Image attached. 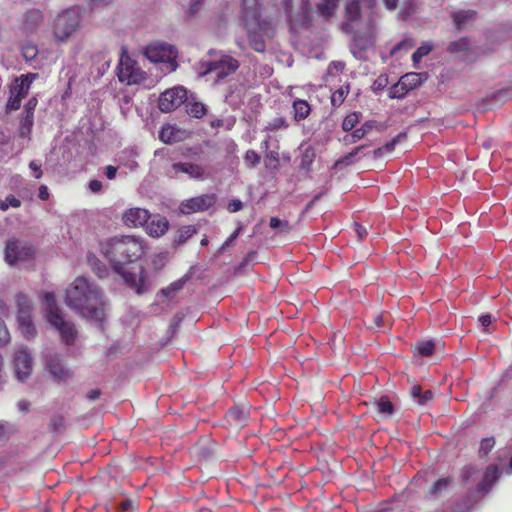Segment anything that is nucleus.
Wrapping results in <instances>:
<instances>
[{
  "label": "nucleus",
  "instance_id": "38",
  "mask_svg": "<svg viewBox=\"0 0 512 512\" xmlns=\"http://www.w3.org/2000/svg\"><path fill=\"white\" fill-rule=\"evenodd\" d=\"M360 120V114L357 112H353L348 114L343 122H342V129L346 132L351 131L355 128V126L359 123Z\"/></svg>",
  "mask_w": 512,
  "mask_h": 512
},
{
  "label": "nucleus",
  "instance_id": "16",
  "mask_svg": "<svg viewBox=\"0 0 512 512\" xmlns=\"http://www.w3.org/2000/svg\"><path fill=\"white\" fill-rule=\"evenodd\" d=\"M179 173H185L191 179H202L204 176V169L202 166L189 162L173 163L167 170L166 174L170 178H175Z\"/></svg>",
  "mask_w": 512,
  "mask_h": 512
},
{
  "label": "nucleus",
  "instance_id": "25",
  "mask_svg": "<svg viewBox=\"0 0 512 512\" xmlns=\"http://www.w3.org/2000/svg\"><path fill=\"white\" fill-rule=\"evenodd\" d=\"M292 108H293L294 120L297 122L306 119L311 112V107H310L309 103L302 99L294 100L293 104H292Z\"/></svg>",
  "mask_w": 512,
  "mask_h": 512
},
{
  "label": "nucleus",
  "instance_id": "5",
  "mask_svg": "<svg viewBox=\"0 0 512 512\" xmlns=\"http://www.w3.org/2000/svg\"><path fill=\"white\" fill-rule=\"evenodd\" d=\"M44 305L47 321L57 329L62 342L66 345L73 344L77 336V331L71 322L63 318L61 310L56 304V298L53 292L45 293Z\"/></svg>",
  "mask_w": 512,
  "mask_h": 512
},
{
  "label": "nucleus",
  "instance_id": "13",
  "mask_svg": "<svg viewBox=\"0 0 512 512\" xmlns=\"http://www.w3.org/2000/svg\"><path fill=\"white\" fill-rule=\"evenodd\" d=\"M216 202V197L213 194H205L197 197L190 198L180 205V211L183 214H192L200 211H205L212 207Z\"/></svg>",
  "mask_w": 512,
  "mask_h": 512
},
{
  "label": "nucleus",
  "instance_id": "10",
  "mask_svg": "<svg viewBox=\"0 0 512 512\" xmlns=\"http://www.w3.org/2000/svg\"><path fill=\"white\" fill-rule=\"evenodd\" d=\"M118 78L127 85L140 84L144 82L147 75L129 57L121 58L118 66Z\"/></svg>",
  "mask_w": 512,
  "mask_h": 512
},
{
  "label": "nucleus",
  "instance_id": "24",
  "mask_svg": "<svg viewBox=\"0 0 512 512\" xmlns=\"http://www.w3.org/2000/svg\"><path fill=\"white\" fill-rule=\"evenodd\" d=\"M338 7V0H322L317 5V13L324 20H330L336 12Z\"/></svg>",
  "mask_w": 512,
  "mask_h": 512
},
{
  "label": "nucleus",
  "instance_id": "8",
  "mask_svg": "<svg viewBox=\"0 0 512 512\" xmlns=\"http://www.w3.org/2000/svg\"><path fill=\"white\" fill-rule=\"evenodd\" d=\"M35 247L27 240L11 238L6 241L4 260L10 266L31 260L35 255Z\"/></svg>",
  "mask_w": 512,
  "mask_h": 512
},
{
  "label": "nucleus",
  "instance_id": "40",
  "mask_svg": "<svg viewBox=\"0 0 512 512\" xmlns=\"http://www.w3.org/2000/svg\"><path fill=\"white\" fill-rule=\"evenodd\" d=\"M495 446V439L493 437L484 438L480 442L479 447V457L484 458L486 457L494 448Z\"/></svg>",
  "mask_w": 512,
  "mask_h": 512
},
{
  "label": "nucleus",
  "instance_id": "44",
  "mask_svg": "<svg viewBox=\"0 0 512 512\" xmlns=\"http://www.w3.org/2000/svg\"><path fill=\"white\" fill-rule=\"evenodd\" d=\"M185 284V279H179L171 283L168 287L161 290V293L166 297L173 296L176 292L180 291Z\"/></svg>",
  "mask_w": 512,
  "mask_h": 512
},
{
  "label": "nucleus",
  "instance_id": "51",
  "mask_svg": "<svg viewBox=\"0 0 512 512\" xmlns=\"http://www.w3.org/2000/svg\"><path fill=\"white\" fill-rule=\"evenodd\" d=\"M408 91H409L408 88L405 86H402L399 81L397 84H395L390 89L389 97L390 98H402L407 94Z\"/></svg>",
  "mask_w": 512,
  "mask_h": 512
},
{
  "label": "nucleus",
  "instance_id": "6",
  "mask_svg": "<svg viewBox=\"0 0 512 512\" xmlns=\"http://www.w3.org/2000/svg\"><path fill=\"white\" fill-rule=\"evenodd\" d=\"M143 53L151 62L162 63L167 73L174 72L178 68V51L175 46L167 42L156 41L150 43L144 48Z\"/></svg>",
  "mask_w": 512,
  "mask_h": 512
},
{
  "label": "nucleus",
  "instance_id": "57",
  "mask_svg": "<svg viewBox=\"0 0 512 512\" xmlns=\"http://www.w3.org/2000/svg\"><path fill=\"white\" fill-rule=\"evenodd\" d=\"M37 104H38V100L36 97L30 98L24 106V114L34 116V111H35Z\"/></svg>",
  "mask_w": 512,
  "mask_h": 512
},
{
  "label": "nucleus",
  "instance_id": "11",
  "mask_svg": "<svg viewBox=\"0 0 512 512\" xmlns=\"http://www.w3.org/2000/svg\"><path fill=\"white\" fill-rule=\"evenodd\" d=\"M13 364L17 379L25 381L33 369V358L27 347H19L15 350Z\"/></svg>",
  "mask_w": 512,
  "mask_h": 512
},
{
  "label": "nucleus",
  "instance_id": "18",
  "mask_svg": "<svg viewBox=\"0 0 512 512\" xmlns=\"http://www.w3.org/2000/svg\"><path fill=\"white\" fill-rule=\"evenodd\" d=\"M509 456V452L506 450H499L497 452V463L489 465L483 475L482 480H498L501 476H506V464L505 461Z\"/></svg>",
  "mask_w": 512,
  "mask_h": 512
},
{
  "label": "nucleus",
  "instance_id": "12",
  "mask_svg": "<svg viewBox=\"0 0 512 512\" xmlns=\"http://www.w3.org/2000/svg\"><path fill=\"white\" fill-rule=\"evenodd\" d=\"M186 99V89L183 87H174L163 92L158 100L159 109L168 113L183 104Z\"/></svg>",
  "mask_w": 512,
  "mask_h": 512
},
{
  "label": "nucleus",
  "instance_id": "52",
  "mask_svg": "<svg viewBox=\"0 0 512 512\" xmlns=\"http://www.w3.org/2000/svg\"><path fill=\"white\" fill-rule=\"evenodd\" d=\"M264 162L266 167H276L279 163V154L277 151L265 152Z\"/></svg>",
  "mask_w": 512,
  "mask_h": 512
},
{
  "label": "nucleus",
  "instance_id": "34",
  "mask_svg": "<svg viewBox=\"0 0 512 512\" xmlns=\"http://www.w3.org/2000/svg\"><path fill=\"white\" fill-rule=\"evenodd\" d=\"M400 84L408 88L414 89L421 84L420 75L417 73H408L400 78Z\"/></svg>",
  "mask_w": 512,
  "mask_h": 512
},
{
  "label": "nucleus",
  "instance_id": "45",
  "mask_svg": "<svg viewBox=\"0 0 512 512\" xmlns=\"http://www.w3.org/2000/svg\"><path fill=\"white\" fill-rule=\"evenodd\" d=\"M349 92L348 86L347 87H341L340 89L336 90L331 95V103L333 106H340L343 101L345 100V97L347 96Z\"/></svg>",
  "mask_w": 512,
  "mask_h": 512
},
{
  "label": "nucleus",
  "instance_id": "2",
  "mask_svg": "<svg viewBox=\"0 0 512 512\" xmlns=\"http://www.w3.org/2000/svg\"><path fill=\"white\" fill-rule=\"evenodd\" d=\"M65 303L84 318L101 321L104 317L103 291L83 276L77 277L66 289Z\"/></svg>",
  "mask_w": 512,
  "mask_h": 512
},
{
  "label": "nucleus",
  "instance_id": "20",
  "mask_svg": "<svg viewBox=\"0 0 512 512\" xmlns=\"http://www.w3.org/2000/svg\"><path fill=\"white\" fill-rule=\"evenodd\" d=\"M150 217L151 216L146 209L131 208L124 212L122 221L128 227H140L145 225Z\"/></svg>",
  "mask_w": 512,
  "mask_h": 512
},
{
  "label": "nucleus",
  "instance_id": "55",
  "mask_svg": "<svg viewBox=\"0 0 512 512\" xmlns=\"http://www.w3.org/2000/svg\"><path fill=\"white\" fill-rule=\"evenodd\" d=\"M22 54L26 60H33L38 54L37 47L32 44L26 45L22 48Z\"/></svg>",
  "mask_w": 512,
  "mask_h": 512
},
{
  "label": "nucleus",
  "instance_id": "19",
  "mask_svg": "<svg viewBox=\"0 0 512 512\" xmlns=\"http://www.w3.org/2000/svg\"><path fill=\"white\" fill-rule=\"evenodd\" d=\"M509 456V452L506 450H499L497 452V463L489 465L483 475L482 480H498L501 476H506V464L505 461Z\"/></svg>",
  "mask_w": 512,
  "mask_h": 512
},
{
  "label": "nucleus",
  "instance_id": "49",
  "mask_svg": "<svg viewBox=\"0 0 512 512\" xmlns=\"http://www.w3.org/2000/svg\"><path fill=\"white\" fill-rule=\"evenodd\" d=\"M135 508V502L132 499H125L114 509H108V512H129Z\"/></svg>",
  "mask_w": 512,
  "mask_h": 512
},
{
  "label": "nucleus",
  "instance_id": "47",
  "mask_svg": "<svg viewBox=\"0 0 512 512\" xmlns=\"http://www.w3.org/2000/svg\"><path fill=\"white\" fill-rule=\"evenodd\" d=\"M203 0H190L188 7L185 10V18L190 20L198 13L201 8Z\"/></svg>",
  "mask_w": 512,
  "mask_h": 512
},
{
  "label": "nucleus",
  "instance_id": "23",
  "mask_svg": "<svg viewBox=\"0 0 512 512\" xmlns=\"http://www.w3.org/2000/svg\"><path fill=\"white\" fill-rule=\"evenodd\" d=\"M15 302L17 307V318L32 316L34 307L31 299L23 292H18L15 295Z\"/></svg>",
  "mask_w": 512,
  "mask_h": 512
},
{
  "label": "nucleus",
  "instance_id": "59",
  "mask_svg": "<svg viewBox=\"0 0 512 512\" xmlns=\"http://www.w3.org/2000/svg\"><path fill=\"white\" fill-rule=\"evenodd\" d=\"M240 229L241 228H238L228 237V239L220 247L221 251H225L232 244V242L238 237Z\"/></svg>",
  "mask_w": 512,
  "mask_h": 512
},
{
  "label": "nucleus",
  "instance_id": "37",
  "mask_svg": "<svg viewBox=\"0 0 512 512\" xmlns=\"http://www.w3.org/2000/svg\"><path fill=\"white\" fill-rule=\"evenodd\" d=\"M197 232L195 226L188 225L184 226L179 230V234L175 243L180 245L185 243L188 239H190Z\"/></svg>",
  "mask_w": 512,
  "mask_h": 512
},
{
  "label": "nucleus",
  "instance_id": "58",
  "mask_svg": "<svg viewBox=\"0 0 512 512\" xmlns=\"http://www.w3.org/2000/svg\"><path fill=\"white\" fill-rule=\"evenodd\" d=\"M29 168L34 172L35 178L39 179L42 176L41 164L38 161H31Z\"/></svg>",
  "mask_w": 512,
  "mask_h": 512
},
{
  "label": "nucleus",
  "instance_id": "56",
  "mask_svg": "<svg viewBox=\"0 0 512 512\" xmlns=\"http://www.w3.org/2000/svg\"><path fill=\"white\" fill-rule=\"evenodd\" d=\"M10 341V334L9 331L3 322V320L0 318V346L6 345Z\"/></svg>",
  "mask_w": 512,
  "mask_h": 512
},
{
  "label": "nucleus",
  "instance_id": "35",
  "mask_svg": "<svg viewBox=\"0 0 512 512\" xmlns=\"http://www.w3.org/2000/svg\"><path fill=\"white\" fill-rule=\"evenodd\" d=\"M288 127L289 123L285 117H276L267 123L265 131L285 130Z\"/></svg>",
  "mask_w": 512,
  "mask_h": 512
},
{
  "label": "nucleus",
  "instance_id": "9",
  "mask_svg": "<svg viewBox=\"0 0 512 512\" xmlns=\"http://www.w3.org/2000/svg\"><path fill=\"white\" fill-rule=\"evenodd\" d=\"M44 20V13L40 9H27L18 20L17 30L23 36L34 35L44 23Z\"/></svg>",
  "mask_w": 512,
  "mask_h": 512
},
{
  "label": "nucleus",
  "instance_id": "4",
  "mask_svg": "<svg viewBox=\"0 0 512 512\" xmlns=\"http://www.w3.org/2000/svg\"><path fill=\"white\" fill-rule=\"evenodd\" d=\"M260 15L258 0H242V20L247 30L249 43L256 52L265 51L263 32L265 31L266 23L261 22Z\"/></svg>",
  "mask_w": 512,
  "mask_h": 512
},
{
  "label": "nucleus",
  "instance_id": "14",
  "mask_svg": "<svg viewBox=\"0 0 512 512\" xmlns=\"http://www.w3.org/2000/svg\"><path fill=\"white\" fill-rule=\"evenodd\" d=\"M291 0H284V7L287 17L291 23L299 26H309L311 24L312 6L310 0H300L298 14L293 15L290 11Z\"/></svg>",
  "mask_w": 512,
  "mask_h": 512
},
{
  "label": "nucleus",
  "instance_id": "63",
  "mask_svg": "<svg viewBox=\"0 0 512 512\" xmlns=\"http://www.w3.org/2000/svg\"><path fill=\"white\" fill-rule=\"evenodd\" d=\"M117 170V167L112 165H108L104 168L105 175L109 180H113L116 177Z\"/></svg>",
  "mask_w": 512,
  "mask_h": 512
},
{
  "label": "nucleus",
  "instance_id": "3",
  "mask_svg": "<svg viewBox=\"0 0 512 512\" xmlns=\"http://www.w3.org/2000/svg\"><path fill=\"white\" fill-rule=\"evenodd\" d=\"M208 55L211 59H202L194 65V70L198 77L215 74V82H220L228 76L234 74L240 63L237 59L224 51L209 50Z\"/></svg>",
  "mask_w": 512,
  "mask_h": 512
},
{
  "label": "nucleus",
  "instance_id": "32",
  "mask_svg": "<svg viewBox=\"0 0 512 512\" xmlns=\"http://www.w3.org/2000/svg\"><path fill=\"white\" fill-rule=\"evenodd\" d=\"M436 348V343L432 340H424V341H418L415 344V350L420 354L421 356H431Z\"/></svg>",
  "mask_w": 512,
  "mask_h": 512
},
{
  "label": "nucleus",
  "instance_id": "28",
  "mask_svg": "<svg viewBox=\"0 0 512 512\" xmlns=\"http://www.w3.org/2000/svg\"><path fill=\"white\" fill-rule=\"evenodd\" d=\"M17 322L19 329L25 338L29 339L36 335V329L33 324L32 316L17 318Z\"/></svg>",
  "mask_w": 512,
  "mask_h": 512
},
{
  "label": "nucleus",
  "instance_id": "1",
  "mask_svg": "<svg viewBox=\"0 0 512 512\" xmlns=\"http://www.w3.org/2000/svg\"><path fill=\"white\" fill-rule=\"evenodd\" d=\"M101 251L112 263L114 270L138 294H143L149 289L143 267L140 266L137 272H130L125 269L126 264L138 260L144 253L141 239L129 235L116 236L102 242Z\"/></svg>",
  "mask_w": 512,
  "mask_h": 512
},
{
  "label": "nucleus",
  "instance_id": "29",
  "mask_svg": "<svg viewBox=\"0 0 512 512\" xmlns=\"http://www.w3.org/2000/svg\"><path fill=\"white\" fill-rule=\"evenodd\" d=\"M476 18V12L473 10H462L453 14V20L458 29H461L466 23Z\"/></svg>",
  "mask_w": 512,
  "mask_h": 512
},
{
  "label": "nucleus",
  "instance_id": "42",
  "mask_svg": "<svg viewBox=\"0 0 512 512\" xmlns=\"http://www.w3.org/2000/svg\"><path fill=\"white\" fill-rule=\"evenodd\" d=\"M270 227L280 233H287L291 230V226L287 220H281L276 217L270 219Z\"/></svg>",
  "mask_w": 512,
  "mask_h": 512
},
{
  "label": "nucleus",
  "instance_id": "61",
  "mask_svg": "<svg viewBox=\"0 0 512 512\" xmlns=\"http://www.w3.org/2000/svg\"><path fill=\"white\" fill-rule=\"evenodd\" d=\"M433 398V393L430 390H426L422 392L421 397L417 400V403L420 405H424L431 401Z\"/></svg>",
  "mask_w": 512,
  "mask_h": 512
},
{
  "label": "nucleus",
  "instance_id": "46",
  "mask_svg": "<svg viewBox=\"0 0 512 512\" xmlns=\"http://www.w3.org/2000/svg\"><path fill=\"white\" fill-rule=\"evenodd\" d=\"M469 48V42L466 38H462L457 41H453L449 43L447 50L451 53H456L460 51H465Z\"/></svg>",
  "mask_w": 512,
  "mask_h": 512
},
{
  "label": "nucleus",
  "instance_id": "36",
  "mask_svg": "<svg viewBox=\"0 0 512 512\" xmlns=\"http://www.w3.org/2000/svg\"><path fill=\"white\" fill-rule=\"evenodd\" d=\"M377 411L381 414L391 416L393 414L394 408L392 402L389 400L387 396H382L377 402Z\"/></svg>",
  "mask_w": 512,
  "mask_h": 512
},
{
  "label": "nucleus",
  "instance_id": "41",
  "mask_svg": "<svg viewBox=\"0 0 512 512\" xmlns=\"http://www.w3.org/2000/svg\"><path fill=\"white\" fill-rule=\"evenodd\" d=\"M433 49V45L429 42L423 43L412 55L414 63H419L421 59L428 55Z\"/></svg>",
  "mask_w": 512,
  "mask_h": 512
},
{
  "label": "nucleus",
  "instance_id": "33",
  "mask_svg": "<svg viewBox=\"0 0 512 512\" xmlns=\"http://www.w3.org/2000/svg\"><path fill=\"white\" fill-rule=\"evenodd\" d=\"M177 129L171 125L164 126L160 133L159 138L166 144H172L177 141L176 139Z\"/></svg>",
  "mask_w": 512,
  "mask_h": 512
},
{
  "label": "nucleus",
  "instance_id": "7",
  "mask_svg": "<svg viewBox=\"0 0 512 512\" xmlns=\"http://www.w3.org/2000/svg\"><path fill=\"white\" fill-rule=\"evenodd\" d=\"M80 27V11L76 7L60 12L54 19L52 32L55 40L66 42Z\"/></svg>",
  "mask_w": 512,
  "mask_h": 512
},
{
  "label": "nucleus",
  "instance_id": "50",
  "mask_svg": "<svg viewBox=\"0 0 512 512\" xmlns=\"http://www.w3.org/2000/svg\"><path fill=\"white\" fill-rule=\"evenodd\" d=\"M50 426L53 431L61 433L65 428V420L62 415H55L50 420Z\"/></svg>",
  "mask_w": 512,
  "mask_h": 512
},
{
  "label": "nucleus",
  "instance_id": "15",
  "mask_svg": "<svg viewBox=\"0 0 512 512\" xmlns=\"http://www.w3.org/2000/svg\"><path fill=\"white\" fill-rule=\"evenodd\" d=\"M45 362L49 372L56 380L65 381L71 377L70 370L65 366L58 353L47 354Z\"/></svg>",
  "mask_w": 512,
  "mask_h": 512
},
{
  "label": "nucleus",
  "instance_id": "21",
  "mask_svg": "<svg viewBox=\"0 0 512 512\" xmlns=\"http://www.w3.org/2000/svg\"><path fill=\"white\" fill-rule=\"evenodd\" d=\"M37 77V74H26L16 78L13 84L10 86V93L16 96L25 98L28 94L30 86L33 80Z\"/></svg>",
  "mask_w": 512,
  "mask_h": 512
},
{
  "label": "nucleus",
  "instance_id": "43",
  "mask_svg": "<svg viewBox=\"0 0 512 512\" xmlns=\"http://www.w3.org/2000/svg\"><path fill=\"white\" fill-rule=\"evenodd\" d=\"M207 112V108L203 103L200 102H193L189 105L188 113L192 117L195 118H201L203 117Z\"/></svg>",
  "mask_w": 512,
  "mask_h": 512
},
{
  "label": "nucleus",
  "instance_id": "30",
  "mask_svg": "<svg viewBox=\"0 0 512 512\" xmlns=\"http://www.w3.org/2000/svg\"><path fill=\"white\" fill-rule=\"evenodd\" d=\"M405 133H399L396 137H394L390 142L386 143L384 146L379 147L373 151L375 157H381L385 153H390L394 150L395 145L400 142L402 138H405Z\"/></svg>",
  "mask_w": 512,
  "mask_h": 512
},
{
  "label": "nucleus",
  "instance_id": "60",
  "mask_svg": "<svg viewBox=\"0 0 512 512\" xmlns=\"http://www.w3.org/2000/svg\"><path fill=\"white\" fill-rule=\"evenodd\" d=\"M88 187L92 193H99L102 190V183L99 180H90L88 183Z\"/></svg>",
  "mask_w": 512,
  "mask_h": 512
},
{
  "label": "nucleus",
  "instance_id": "27",
  "mask_svg": "<svg viewBox=\"0 0 512 512\" xmlns=\"http://www.w3.org/2000/svg\"><path fill=\"white\" fill-rule=\"evenodd\" d=\"M373 42H374V40L371 35L356 34L353 37V44L351 47V52L356 56L355 49H358L359 51H364V50L368 49L370 46H372Z\"/></svg>",
  "mask_w": 512,
  "mask_h": 512
},
{
  "label": "nucleus",
  "instance_id": "64",
  "mask_svg": "<svg viewBox=\"0 0 512 512\" xmlns=\"http://www.w3.org/2000/svg\"><path fill=\"white\" fill-rule=\"evenodd\" d=\"M228 416L235 420H242L245 418L244 412L239 409H231L228 412Z\"/></svg>",
  "mask_w": 512,
  "mask_h": 512
},
{
  "label": "nucleus",
  "instance_id": "17",
  "mask_svg": "<svg viewBox=\"0 0 512 512\" xmlns=\"http://www.w3.org/2000/svg\"><path fill=\"white\" fill-rule=\"evenodd\" d=\"M362 8L363 5L359 3V0H350L345 4V16L342 23V30L344 32H352L353 25L358 23L361 19Z\"/></svg>",
  "mask_w": 512,
  "mask_h": 512
},
{
  "label": "nucleus",
  "instance_id": "53",
  "mask_svg": "<svg viewBox=\"0 0 512 512\" xmlns=\"http://www.w3.org/2000/svg\"><path fill=\"white\" fill-rule=\"evenodd\" d=\"M244 161L249 167H256L260 163V156L254 150L245 153Z\"/></svg>",
  "mask_w": 512,
  "mask_h": 512
},
{
  "label": "nucleus",
  "instance_id": "26",
  "mask_svg": "<svg viewBox=\"0 0 512 512\" xmlns=\"http://www.w3.org/2000/svg\"><path fill=\"white\" fill-rule=\"evenodd\" d=\"M376 126L377 123L375 121H366L360 128L354 130L351 135L346 136L344 141L346 143H355L357 140L362 139Z\"/></svg>",
  "mask_w": 512,
  "mask_h": 512
},
{
  "label": "nucleus",
  "instance_id": "62",
  "mask_svg": "<svg viewBox=\"0 0 512 512\" xmlns=\"http://www.w3.org/2000/svg\"><path fill=\"white\" fill-rule=\"evenodd\" d=\"M243 207V204L240 200H231L228 203V210L232 213L237 212L241 210Z\"/></svg>",
  "mask_w": 512,
  "mask_h": 512
},
{
  "label": "nucleus",
  "instance_id": "54",
  "mask_svg": "<svg viewBox=\"0 0 512 512\" xmlns=\"http://www.w3.org/2000/svg\"><path fill=\"white\" fill-rule=\"evenodd\" d=\"M22 98L10 93L9 99L6 104L7 111H16L21 106Z\"/></svg>",
  "mask_w": 512,
  "mask_h": 512
},
{
  "label": "nucleus",
  "instance_id": "48",
  "mask_svg": "<svg viewBox=\"0 0 512 512\" xmlns=\"http://www.w3.org/2000/svg\"><path fill=\"white\" fill-rule=\"evenodd\" d=\"M10 206L18 208L21 206V201L13 195H8L4 200H0V210L6 211Z\"/></svg>",
  "mask_w": 512,
  "mask_h": 512
},
{
  "label": "nucleus",
  "instance_id": "39",
  "mask_svg": "<svg viewBox=\"0 0 512 512\" xmlns=\"http://www.w3.org/2000/svg\"><path fill=\"white\" fill-rule=\"evenodd\" d=\"M364 148H365L364 145L354 148L350 153H348L347 155L338 159L335 163V166H341V165L348 166V165L353 164L354 157H356L359 154V152Z\"/></svg>",
  "mask_w": 512,
  "mask_h": 512
},
{
  "label": "nucleus",
  "instance_id": "31",
  "mask_svg": "<svg viewBox=\"0 0 512 512\" xmlns=\"http://www.w3.org/2000/svg\"><path fill=\"white\" fill-rule=\"evenodd\" d=\"M34 124V116L24 114L20 120L19 136L22 138L29 137Z\"/></svg>",
  "mask_w": 512,
  "mask_h": 512
},
{
  "label": "nucleus",
  "instance_id": "22",
  "mask_svg": "<svg viewBox=\"0 0 512 512\" xmlns=\"http://www.w3.org/2000/svg\"><path fill=\"white\" fill-rule=\"evenodd\" d=\"M146 231L152 237H160L164 235L169 227L168 220L160 215L152 217L150 222L146 223Z\"/></svg>",
  "mask_w": 512,
  "mask_h": 512
}]
</instances>
